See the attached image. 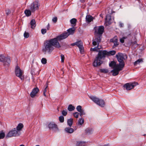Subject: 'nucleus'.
<instances>
[{
    "label": "nucleus",
    "instance_id": "1",
    "mask_svg": "<svg viewBox=\"0 0 146 146\" xmlns=\"http://www.w3.org/2000/svg\"><path fill=\"white\" fill-rule=\"evenodd\" d=\"M54 46L57 48H59L61 47L59 43L55 39L47 40L44 44L42 51L45 54L46 52L50 54L54 48Z\"/></svg>",
    "mask_w": 146,
    "mask_h": 146
},
{
    "label": "nucleus",
    "instance_id": "2",
    "mask_svg": "<svg viewBox=\"0 0 146 146\" xmlns=\"http://www.w3.org/2000/svg\"><path fill=\"white\" fill-rule=\"evenodd\" d=\"M116 52L115 50H111L109 52L106 50H99L98 54L93 62V66L97 67L98 66H100L103 63L102 60V59H104L106 56L113 55Z\"/></svg>",
    "mask_w": 146,
    "mask_h": 146
},
{
    "label": "nucleus",
    "instance_id": "3",
    "mask_svg": "<svg viewBox=\"0 0 146 146\" xmlns=\"http://www.w3.org/2000/svg\"><path fill=\"white\" fill-rule=\"evenodd\" d=\"M116 56L119 62V64L120 65V66H121L123 65V67H124L125 66V63L124 60L127 58V55L125 54L119 53L118 54L116 55Z\"/></svg>",
    "mask_w": 146,
    "mask_h": 146
},
{
    "label": "nucleus",
    "instance_id": "4",
    "mask_svg": "<svg viewBox=\"0 0 146 146\" xmlns=\"http://www.w3.org/2000/svg\"><path fill=\"white\" fill-rule=\"evenodd\" d=\"M0 62H2L5 66H9L11 62L10 58L9 57H5L3 55L0 54Z\"/></svg>",
    "mask_w": 146,
    "mask_h": 146
},
{
    "label": "nucleus",
    "instance_id": "5",
    "mask_svg": "<svg viewBox=\"0 0 146 146\" xmlns=\"http://www.w3.org/2000/svg\"><path fill=\"white\" fill-rule=\"evenodd\" d=\"M21 134V133L20 131H17L16 129L15 128L9 132L7 135V137H11L13 136H18Z\"/></svg>",
    "mask_w": 146,
    "mask_h": 146
},
{
    "label": "nucleus",
    "instance_id": "6",
    "mask_svg": "<svg viewBox=\"0 0 146 146\" xmlns=\"http://www.w3.org/2000/svg\"><path fill=\"white\" fill-rule=\"evenodd\" d=\"M23 73V71L21 70L18 66H16L15 70V74L16 76L19 77L22 80H24Z\"/></svg>",
    "mask_w": 146,
    "mask_h": 146
},
{
    "label": "nucleus",
    "instance_id": "7",
    "mask_svg": "<svg viewBox=\"0 0 146 146\" xmlns=\"http://www.w3.org/2000/svg\"><path fill=\"white\" fill-rule=\"evenodd\" d=\"M39 5L37 1L33 2L30 6V9L32 12H34L38 9Z\"/></svg>",
    "mask_w": 146,
    "mask_h": 146
},
{
    "label": "nucleus",
    "instance_id": "8",
    "mask_svg": "<svg viewBox=\"0 0 146 146\" xmlns=\"http://www.w3.org/2000/svg\"><path fill=\"white\" fill-rule=\"evenodd\" d=\"M48 127L50 129L55 132L58 131V129L57 125L53 122H51L48 125Z\"/></svg>",
    "mask_w": 146,
    "mask_h": 146
},
{
    "label": "nucleus",
    "instance_id": "9",
    "mask_svg": "<svg viewBox=\"0 0 146 146\" xmlns=\"http://www.w3.org/2000/svg\"><path fill=\"white\" fill-rule=\"evenodd\" d=\"M123 66H120L118 67L113 68V69L111 71V72L112 73V75L113 76H116L117 75L119 74V72L122 70L123 68L124 67H123Z\"/></svg>",
    "mask_w": 146,
    "mask_h": 146
},
{
    "label": "nucleus",
    "instance_id": "10",
    "mask_svg": "<svg viewBox=\"0 0 146 146\" xmlns=\"http://www.w3.org/2000/svg\"><path fill=\"white\" fill-rule=\"evenodd\" d=\"M137 83L135 82L130 83L126 84L124 85L123 86L124 88H126L127 90H130L133 88L135 86L137 85Z\"/></svg>",
    "mask_w": 146,
    "mask_h": 146
},
{
    "label": "nucleus",
    "instance_id": "11",
    "mask_svg": "<svg viewBox=\"0 0 146 146\" xmlns=\"http://www.w3.org/2000/svg\"><path fill=\"white\" fill-rule=\"evenodd\" d=\"M69 36V34L68 33H65L57 36L56 38L53 39H55L57 41H60L63 39L66 38Z\"/></svg>",
    "mask_w": 146,
    "mask_h": 146
},
{
    "label": "nucleus",
    "instance_id": "12",
    "mask_svg": "<svg viewBox=\"0 0 146 146\" xmlns=\"http://www.w3.org/2000/svg\"><path fill=\"white\" fill-rule=\"evenodd\" d=\"M94 29L95 30V32L97 34L102 35L103 33L104 30V27L103 26H101L98 27H95Z\"/></svg>",
    "mask_w": 146,
    "mask_h": 146
},
{
    "label": "nucleus",
    "instance_id": "13",
    "mask_svg": "<svg viewBox=\"0 0 146 146\" xmlns=\"http://www.w3.org/2000/svg\"><path fill=\"white\" fill-rule=\"evenodd\" d=\"M112 22V20L111 18L110 15L108 14L106 15V18L105 19V25L106 26H108Z\"/></svg>",
    "mask_w": 146,
    "mask_h": 146
},
{
    "label": "nucleus",
    "instance_id": "14",
    "mask_svg": "<svg viewBox=\"0 0 146 146\" xmlns=\"http://www.w3.org/2000/svg\"><path fill=\"white\" fill-rule=\"evenodd\" d=\"M39 91L37 88H34L30 94V96L32 98H34L36 95Z\"/></svg>",
    "mask_w": 146,
    "mask_h": 146
},
{
    "label": "nucleus",
    "instance_id": "15",
    "mask_svg": "<svg viewBox=\"0 0 146 146\" xmlns=\"http://www.w3.org/2000/svg\"><path fill=\"white\" fill-rule=\"evenodd\" d=\"M101 36H96L92 44L93 45L96 46L97 44H99L101 41Z\"/></svg>",
    "mask_w": 146,
    "mask_h": 146
},
{
    "label": "nucleus",
    "instance_id": "16",
    "mask_svg": "<svg viewBox=\"0 0 146 146\" xmlns=\"http://www.w3.org/2000/svg\"><path fill=\"white\" fill-rule=\"evenodd\" d=\"M109 66L111 67L112 68H114L119 66L120 65L119 64H116V62L113 61H111L109 64Z\"/></svg>",
    "mask_w": 146,
    "mask_h": 146
},
{
    "label": "nucleus",
    "instance_id": "17",
    "mask_svg": "<svg viewBox=\"0 0 146 146\" xmlns=\"http://www.w3.org/2000/svg\"><path fill=\"white\" fill-rule=\"evenodd\" d=\"M110 42L114 43V46H115L118 45L117 43V38L116 36H115L113 38L111 39Z\"/></svg>",
    "mask_w": 146,
    "mask_h": 146
},
{
    "label": "nucleus",
    "instance_id": "18",
    "mask_svg": "<svg viewBox=\"0 0 146 146\" xmlns=\"http://www.w3.org/2000/svg\"><path fill=\"white\" fill-rule=\"evenodd\" d=\"M90 99L94 103L97 104L100 99L96 97L93 96H91L90 97Z\"/></svg>",
    "mask_w": 146,
    "mask_h": 146
},
{
    "label": "nucleus",
    "instance_id": "19",
    "mask_svg": "<svg viewBox=\"0 0 146 146\" xmlns=\"http://www.w3.org/2000/svg\"><path fill=\"white\" fill-rule=\"evenodd\" d=\"M97 104L101 107H103L105 106V103L103 100L100 99Z\"/></svg>",
    "mask_w": 146,
    "mask_h": 146
},
{
    "label": "nucleus",
    "instance_id": "20",
    "mask_svg": "<svg viewBox=\"0 0 146 146\" xmlns=\"http://www.w3.org/2000/svg\"><path fill=\"white\" fill-rule=\"evenodd\" d=\"M85 142L77 141L76 142V146H85Z\"/></svg>",
    "mask_w": 146,
    "mask_h": 146
},
{
    "label": "nucleus",
    "instance_id": "21",
    "mask_svg": "<svg viewBox=\"0 0 146 146\" xmlns=\"http://www.w3.org/2000/svg\"><path fill=\"white\" fill-rule=\"evenodd\" d=\"M86 20L87 22L89 23L93 20V18L91 15H88L86 16Z\"/></svg>",
    "mask_w": 146,
    "mask_h": 146
},
{
    "label": "nucleus",
    "instance_id": "22",
    "mask_svg": "<svg viewBox=\"0 0 146 146\" xmlns=\"http://www.w3.org/2000/svg\"><path fill=\"white\" fill-rule=\"evenodd\" d=\"M65 130L66 132L70 133H72L74 132V129L70 127H66L65 128Z\"/></svg>",
    "mask_w": 146,
    "mask_h": 146
},
{
    "label": "nucleus",
    "instance_id": "23",
    "mask_svg": "<svg viewBox=\"0 0 146 146\" xmlns=\"http://www.w3.org/2000/svg\"><path fill=\"white\" fill-rule=\"evenodd\" d=\"M30 25H31V27L34 29L36 26L35 21L34 19H32L30 22Z\"/></svg>",
    "mask_w": 146,
    "mask_h": 146
},
{
    "label": "nucleus",
    "instance_id": "24",
    "mask_svg": "<svg viewBox=\"0 0 146 146\" xmlns=\"http://www.w3.org/2000/svg\"><path fill=\"white\" fill-rule=\"evenodd\" d=\"M23 125L22 123H20L17 126L16 129L20 132V131L23 127Z\"/></svg>",
    "mask_w": 146,
    "mask_h": 146
},
{
    "label": "nucleus",
    "instance_id": "25",
    "mask_svg": "<svg viewBox=\"0 0 146 146\" xmlns=\"http://www.w3.org/2000/svg\"><path fill=\"white\" fill-rule=\"evenodd\" d=\"M75 30V29L74 28H70L68 30V33L69 34V35H72L74 33Z\"/></svg>",
    "mask_w": 146,
    "mask_h": 146
},
{
    "label": "nucleus",
    "instance_id": "26",
    "mask_svg": "<svg viewBox=\"0 0 146 146\" xmlns=\"http://www.w3.org/2000/svg\"><path fill=\"white\" fill-rule=\"evenodd\" d=\"M143 62V59L142 58L139 59L134 62V65L135 66H136L137 65L139 64L140 63H142Z\"/></svg>",
    "mask_w": 146,
    "mask_h": 146
},
{
    "label": "nucleus",
    "instance_id": "27",
    "mask_svg": "<svg viewBox=\"0 0 146 146\" xmlns=\"http://www.w3.org/2000/svg\"><path fill=\"white\" fill-rule=\"evenodd\" d=\"M75 109V107L72 104L69 105L68 108V110L70 111H72L74 110Z\"/></svg>",
    "mask_w": 146,
    "mask_h": 146
},
{
    "label": "nucleus",
    "instance_id": "28",
    "mask_svg": "<svg viewBox=\"0 0 146 146\" xmlns=\"http://www.w3.org/2000/svg\"><path fill=\"white\" fill-rule=\"evenodd\" d=\"M31 10L26 9L25 11V13L27 16L29 17L31 15Z\"/></svg>",
    "mask_w": 146,
    "mask_h": 146
},
{
    "label": "nucleus",
    "instance_id": "29",
    "mask_svg": "<svg viewBox=\"0 0 146 146\" xmlns=\"http://www.w3.org/2000/svg\"><path fill=\"white\" fill-rule=\"evenodd\" d=\"M73 122V119H72L70 118L68 119L67 121L68 125L70 126L71 127L72 125Z\"/></svg>",
    "mask_w": 146,
    "mask_h": 146
},
{
    "label": "nucleus",
    "instance_id": "30",
    "mask_svg": "<svg viewBox=\"0 0 146 146\" xmlns=\"http://www.w3.org/2000/svg\"><path fill=\"white\" fill-rule=\"evenodd\" d=\"M84 122V119L83 118L80 119L78 121V125H79L81 126L82 124H83Z\"/></svg>",
    "mask_w": 146,
    "mask_h": 146
},
{
    "label": "nucleus",
    "instance_id": "31",
    "mask_svg": "<svg viewBox=\"0 0 146 146\" xmlns=\"http://www.w3.org/2000/svg\"><path fill=\"white\" fill-rule=\"evenodd\" d=\"M76 45L79 48L83 46V44L81 41H79L76 42Z\"/></svg>",
    "mask_w": 146,
    "mask_h": 146
},
{
    "label": "nucleus",
    "instance_id": "32",
    "mask_svg": "<svg viewBox=\"0 0 146 146\" xmlns=\"http://www.w3.org/2000/svg\"><path fill=\"white\" fill-rule=\"evenodd\" d=\"M100 72L104 73H107L109 72L108 70L106 69H100Z\"/></svg>",
    "mask_w": 146,
    "mask_h": 146
},
{
    "label": "nucleus",
    "instance_id": "33",
    "mask_svg": "<svg viewBox=\"0 0 146 146\" xmlns=\"http://www.w3.org/2000/svg\"><path fill=\"white\" fill-rule=\"evenodd\" d=\"M76 19L75 18L72 19L70 21L71 23L72 24H76Z\"/></svg>",
    "mask_w": 146,
    "mask_h": 146
},
{
    "label": "nucleus",
    "instance_id": "34",
    "mask_svg": "<svg viewBox=\"0 0 146 146\" xmlns=\"http://www.w3.org/2000/svg\"><path fill=\"white\" fill-rule=\"evenodd\" d=\"M41 62L42 64H45L46 63L47 60L45 58H43L41 59Z\"/></svg>",
    "mask_w": 146,
    "mask_h": 146
},
{
    "label": "nucleus",
    "instance_id": "35",
    "mask_svg": "<svg viewBox=\"0 0 146 146\" xmlns=\"http://www.w3.org/2000/svg\"><path fill=\"white\" fill-rule=\"evenodd\" d=\"M24 36L25 38H27L29 37V34L26 31L24 33Z\"/></svg>",
    "mask_w": 146,
    "mask_h": 146
},
{
    "label": "nucleus",
    "instance_id": "36",
    "mask_svg": "<svg viewBox=\"0 0 146 146\" xmlns=\"http://www.w3.org/2000/svg\"><path fill=\"white\" fill-rule=\"evenodd\" d=\"M5 11L6 14L7 16L8 15L11 13V11L9 9H6Z\"/></svg>",
    "mask_w": 146,
    "mask_h": 146
},
{
    "label": "nucleus",
    "instance_id": "37",
    "mask_svg": "<svg viewBox=\"0 0 146 146\" xmlns=\"http://www.w3.org/2000/svg\"><path fill=\"white\" fill-rule=\"evenodd\" d=\"M79 112H80V115L81 117L83 116V115H85V114L84 110H82L79 111Z\"/></svg>",
    "mask_w": 146,
    "mask_h": 146
},
{
    "label": "nucleus",
    "instance_id": "38",
    "mask_svg": "<svg viewBox=\"0 0 146 146\" xmlns=\"http://www.w3.org/2000/svg\"><path fill=\"white\" fill-rule=\"evenodd\" d=\"M59 120L61 122H63L64 121V117L63 116H61L59 118Z\"/></svg>",
    "mask_w": 146,
    "mask_h": 146
},
{
    "label": "nucleus",
    "instance_id": "39",
    "mask_svg": "<svg viewBox=\"0 0 146 146\" xmlns=\"http://www.w3.org/2000/svg\"><path fill=\"white\" fill-rule=\"evenodd\" d=\"M76 109L77 111L79 112L82 110V107L80 106H78L76 107Z\"/></svg>",
    "mask_w": 146,
    "mask_h": 146
},
{
    "label": "nucleus",
    "instance_id": "40",
    "mask_svg": "<svg viewBox=\"0 0 146 146\" xmlns=\"http://www.w3.org/2000/svg\"><path fill=\"white\" fill-rule=\"evenodd\" d=\"M80 51V53L82 54H83L84 52V49H83V46H82V47H80L79 48Z\"/></svg>",
    "mask_w": 146,
    "mask_h": 146
},
{
    "label": "nucleus",
    "instance_id": "41",
    "mask_svg": "<svg viewBox=\"0 0 146 146\" xmlns=\"http://www.w3.org/2000/svg\"><path fill=\"white\" fill-rule=\"evenodd\" d=\"M79 114V113L78 112H75L73 113V115L75 117L78 118V117Z\"/></svg>",
    "mask_w": 146,
    "mask_h": 146
},
{
    "label": "nucleus",
    "instance_id": "42",
    "mask_svg": "<svg viewBox=\"0 0 146 146\" xmlns=\"http://www.w3.org/2000/svg\"><path fill=\"white\" fill-rule=\"evenodd\" d=\"M5 136V133H0V139L3 138Z\"/></svg>",
    "mask_w": 146,
    "mask_h": 146
},
{
    "label": "nucleus",
    "instance_id": "43",
    "mask_svg": "<svg viewBox=\"0 0 146 146\" xmlns=\"http://www.w3.org/2000/svg\"><path fill=\"white\" fill-rule=\"evenodd\" d=\"M42 33L44 35L46 32V29H42L41 30Z\"/></svg>",
    "mask_w": 146,
    "mask_h": 146
},
{
    "label": "nucleus",
    "instance_id": "44",
    "mask_svg": "<svg viewBox=\"0 0 146 146\" xmlns=\"http://www.w3.org/2000/svg\"><path fill=\"white\" fill-rule=\"evenodd\" d=\"M60 56L61 59V62H64V56L63 54H61Z\"/></svg>",
    "mask_w": 146,
    "mask_h": 146
},
{
    "label": "nucleus",
    "instance_id": "45",
    "mask_svg": "<svg viewBox=\"0 0 146 146\" xmlns=\"http://www.w3.org/2000/svg\"><path fill=\"white\" fill-rule=\"evenodd\" d=\"M90 51H98V50L97 47H96L94 48H91L90 49Z\"/></svg>",
    "mask_w": 146,
    "mask_h": 146
},
{
    "label": "nucleus",
    "instance_id": "46",
    "mask_svg": "<svg viewBox=\"0 0 146 146\" xmlns=\"http://www.w3.org/2000/svg\"><path fill=\"white\" fill-rule=\"evenodd\" d=\"M62 114L64 116H66L67 114V112L66 111L63 110L62 112Z\"/></svg>",
    "mask_w": 146,
    "mask_h": 146
},
{
    "label": "nucleus",
    "instance_id": "47",
    "mask_svg": "<svg viewBox=\"0 0 146 146\" xmlns=\"http://www.w3.org/2000/svg\"><path fill=\"white\" fill-rule=\"evenodd\" d=\"M47 88H46V87H45V89H44V91H43V95L45 96H46V89Z\"/></svg>",
    "mask_w": 146,
    "mask_h": 146
},
{
    "label": "nucleus",
    "instance_id": "48",
    "mask_svg": "<svg viewBox=\"0 0 146 146\" xmlns=\"http://www.w3.org/2000/svg\"><path fill=\"white\" fill-rule=\"evenodd\" d=\"M57 18L56 17H55L54 18L52 19V21L54 23L56 22L57 21Z\"/></svg>",
    "mask_w": 146,
    "mask_h": 146
},
{
    "label": "nucleus",
    "instance_id": "49",
    "mask_svg": "<svg viewBox=\"0 0 146 146\" xmlns=\"http://www.w3.org/2000/svg\"><path fill=\"white\" fill-rule=\"evenodd\" d=\"M125 38L124 37H123L120 39V41L121 43H123L124 42V39H125Z\"/></svg>",
    "mask_w": 146,
    "mask_h": 146
},
{
    "label": "nucleus",
    "instance_id": "50",
    "mask_svg": "<svg viewBox=\"0 0 146 146\" xmlns=\"http://www.w3.org/2000/svg\"><path fill=\"white\" fill-rule=\"evenodd\" d=\"M86 133H92V131L89 129L86 130Z\"/></svg>",
    "mask_w": 146,
    "mask_h": 146
},
{
    "label": "nucleus",
    "instance_id": "51",
    "mask_svg": "<svg viewBox=\"0 0 146 146\" xmlns=\"http://www.w3.org/2000/svg\"><path fill=\"white\" fill-rule=\"evenodd\" d=\"M119 26L121 27H122L123 26V24L121 22H120L119 23Z\"/></svg>",
    "mask_w": 146,
    "mask_h": 146
},
{
    "label": "nucleus",
    "instance_id": "52",
    "mask_svg": "<svg viewBox=\"0 0 146 146\" xmlns=\"http://www.w3.org/2000/svg\"><path fill=\"white\" fill-rule=\"evenodd\" d=\"M98 44V46L97 47L98 50L101 48V46H99V44Z\"/></svg>",
    "mask_w": 146,
    "mask_h": 146
},
{
    "label": "nucleus",
    "instance_id": "53",
    "mask_svg": "<svg viewBox=\"0 0 146 146\" xmlns=\"http://www.w3.org/2000/svg\"><path fill=\"white\" fill-rule=\"evenodd\" d=\"M48 83H49V82H46V88H47L48 87Z\"/></svg>",
    "mask_w": 146,
    "mask_h": 146
},
{
    "label": "nucleus",
    "instance_id": "54",
    "mask_svg": "<svg viewBox=\"0 0 146 146\" xmlns=\"http://www.w3.org/2000/svg\"><path fill=\"white\" fill-rule=\"evenodd\" d=\"M47 28V29L48 30L49 29V28H50V25H49V23L48 24Z\"/></svg>",
    "mask_w": 146,
    "mask_h": 146
},
{
    "label": "nucleus",
    "instance_id": "55",
    "mask_svg": "<svg viewBox=\"0 0 146 146\" xmlns=\"http://www.w3.org/2000/svg\"><path fill=\"white\" fill-rule=\"evenodd\" d=\"M71 45L72 46L76 45V42L72 44Z\"/></svg>",
    "mask_w": 146,
    "mask_h": 146
},
{
    "label": "nucleus",
    "instance_id": "56",
    "mask_svg": "<svg viewBox=\"0 0 146 146\" xmlns=\"http://www.w3.org/2000/svg\"><path fill=\"white\" fill-rule=\"evenodd\" d=\"M81 2H84L85 1V0H80Z\"/></svg>",
    "mask_w": 146,
    "mask_h": 146
},
{
    "label": "nucleus",
    "instance_id": "57",
    "mask_svg": "<svg viewBox=\"0 0 146 146\" xmlns=\"http://www.w3.org/2000/svg\"><path fill=\"white\" fill-rule=\"evenodd\" d=\"M103 146H109V145L108 144L105 145Z\"/></svg>",
    "mask_w": 146,
    "mask_h": 146
},
{
    "label": "nucleus",
    "instance_id": "58",
    "mask_svg": "<svg viewBox=\"0 0 146 146\" xmlns=\"http://www.w3.org/2000/svg\"><path fill=\"white\" fill-rule=\"evenodd\" d=\"M20 146H25V145H20Z\"/></svg>",
    "mask_w": 146,
    "mask_h": 146
},
{
    "label": "nucleus",
    "instance_id": "59",
    "mask_svg": "<svg viewBox=\"0 0 146 146\" xmlns=\"http://www.w3.org/2000/svg\"><path fill=\"white\" fill-rule=\"evenodd\" d=\"M108 13H109V14H110L111 13H110V12H108Z\"/></svg>",
    "mask_w": 146,
    "mask_h": 146
},
{
    "label": "nucleus",
    "instance_id": "60",
    "mask_svg": "<svg viewBox=\"0 0 146 146\" xmlns=\"http://www.w3.org/2000/svg\"><path fill=\"white\" fill-rule=\"evenodd\" d=\"M35 146H39V145H36Z\"/></svg>",
    "mask_w": 146,
    "mask_h": 146
},
{
    "label": "nucleus",
    "instance_id": "61",
    "mask_svg": "<svg viewBox=\"0 0 146 146\" xmlns=\"http://www.w3.org/2000/svg\"><path fill=\"white\" fill-rule=\"evenodd\" d=\"M100 16H102V15H101H101H100Z\"/></svg>",
    "mask_w": 146,
    "mask_h": 146
},
{
    "label": "nucleus",
    "instance_id": "62",
    "mask_svg": "<svg viewBox=\"0 0 146 146\" xmlns=\"http://www.w3.org/2000/svg\"><path fill=\"white\" fill-rule=\"evenodd\" d=\"M100 16H102V15H101H101H100Z\"/></svg>",
    "mask_w": 146,
    "mask_h": 146
}]
</instances>
